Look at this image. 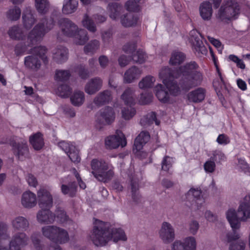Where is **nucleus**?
Here are the masks:
<instances>
[{
	"instance_id": "f257e3e1",
	"label": "nucleus",
	"mask_w": 250,
	"mask_h": 250,
	"mask_svg": "<svg viewBox=\"0 0 250 250\" xmlns=\"http://www.w3.org/2000/svg\"><path fill=\"white\" fill-rule=\"evenodd\" d=\"M93 224L90 239L96 246H104L111 240L114 242L127 240V237L122 229L111 228L108 222L95 219Z\"/></svg>"
},
{
	"instance_id": "f03ea898",
	"label": "nucleus",
	"mask_w": 250,
	"mask_h": 250,
	"mask_svg": "<svg viewBox=\"0 0 250 250\" xmlns=\"http://www.w3.org/2000/svg\"><path fill=\"white\" fill-rule=\"evenodd\" d=\"M178 73L182 76L181 88L188 91L202 83L204 76L199 65L194 61L187 62L179 67Z\"/></svg>"
},
{
	"instance_id": "7ed1b4c3",
	"label": "nucleus",
	"mask_w": 250,
	"mask_h": 250,
	"mask_svg": "<svg viewBox=\"0 0 250 250\" xmlns=\"http://www.w3.org/2000/svg\"><path fill=\"white\" fill-rule=\"evenodd\" d=\"M91 173L99 181L106 183L113 178V167L109 163L103 159H93L90 163Z\"/></svg>"
},
{
	"instance_id": "20e7f679",
	"label": "nucleus",
	"mask_w": 250,
	"mask_h": 250,
	"mask_svg": "<svg viewBox=\"0 0 250 250\" xmlns=\"http://www.w3.org/2000/svg\"><path fill=\"white\" fill-rule=\"evenodd\" d=\"M54 25L52 19H42L30 31L28 36V45L34 44L40 42L44 35L50 30Z\"/></svg>"
},
{
	"instance_id": "39448f33",
	"label": "nucleus",
	"mask_w": 250,
	"mask_h": 250,
	"mask_svg": "<svg viewBox=\"0 0 250 250\" xmlns=\"http://www.w3.org/2000/svg\"><path fill=\"white\" fill-rule=\"evenodd\" d=\"M240 12V5L236 0H229L221 6L216 17L222 21H227L236 19Z\"/></svg>"
},
{
	"instance_id": "423d86ee",
	"label": "nucleus",
	"mask_w": 250,
	"mask_h": 250,
	"mask_svg": "<svg viewBox=\"0 0 250 250\" xmlns=\"http://www.w3.org/2000/svg\"><path fill=\"white\" fill-rule=\"evenodd\" d=\"M14 155L20 161H23L29 157V148L26 139L14 137L10 140Z\"/></svg>"
},
{
	"instance_id": "0eeeda50",
	"label": "nucleus",
	"mask_w": 250,
	"mask_h": 250,
	"mask_svg": "<svg viewBox=\"0 0 250 250\" xmlns=\"http://www.w3.org/2000/svg\"><path fill=\"white\" fill-rule=\"evenodd\" d=\"M115 119V113L112 107L107 106L101 109L96 114V127L98 129L113 123Z\"/></svg>"
},
{
	"instance_id": "6e6552de",
	"label": "nucleus",
	"mask_w": 250,
	"mask_h": 250,
	"mask_svg": "<svg viewBox=\"0 0 250 250\" xmlns=\"http://www.w3.org/2000/svg\"><path fill=\"white\" fill-rule=\"evenodd\" d=\"M160 239L165 244L173 242L176 237L174 228L169 222H163L158 231Z\"/></svg>"
},
{
	"instance_id": "1a4fd4ad",
	"label": "nucleus",
	"mask_w": 250,
	"mask_h": 250,
	"mask_svg": "<svg viewBox=\"0 0 250 250\" xmlns=\"http://www.w3.org/2000/svg\"><path fill=\"white\" fill-rule=\"evenodd\" d=\"M197 242L193 236L185 237L183 241L175 240L171 245V250H196Z\"/></svg>"
},
{
	"instance_id": "9d476101",
	"label": "nucleus",
	"mask_w": 250,
	"mask_h": 250,
	"mask_svg": "<svg viewBox=\"0 0 250 250\" xmlns=\"http://www.w3.org/2000/svg\"><path fill=\"white\" fill-rule=\"evenodd\" d=\"M201 191L198 188H191L187 194V198L190 200L189 207L193 210L200 209L205 202L204 199L201 195Z\"/></svg>"
},
{
	"instance_id": "9b49d317",
	"label": "nucleus",
	"mask_w": 250,
	"mask_h": 250,
	"mask_svg": "<svg viewBox=\"0 0 250 250\" xmlns=\"http://www.w3.org/2000/svg\"><path fill=\"white\" fill-rule=\"evenodd\" d=\"M37 199L41 209H50L53 207L52 195L46 189L41 188L37 191Z\"/></svg>"
},
{
	"instance_id": "f8f14e48",
	"label": "nucleus",
	"mask_w": 250,
	"mask_h": 250,
	"mask_svg": "<svg viewBox=\"0 0 250 250\" xmlns=\"http://www.w3.org/2000/svg\"><path fill=\"white\" fill-rule=\"evenodd\" d=\"M202 36L197 30L193 29L189 33V40L191 42L193 49L198 54L206 55L208 50L202 41Z\"/></svg>"
},
{
	"instance_id": "ddd939ff",
	"label": "nucleus",
	"mask_w": 250,
	"mask_h": 250,
	"mask_svg": "<svg viewBox=\"0 0 250 250\" xmlns=\"http://www.w3.org/2000/svg\"><path fill=\"white\" fill-rule=\"evenodd\" d=\"M29 238L23 232H19L13 235L9 242L11 250H21V248L28 244Z\"/></svg>"
},
{
	"instance_id": "4468645a",
	"label": "nucleus",
	"mask_w": 250,
	"mask_h": 250,
	"mask_svg": "<svg viewBox=\"0 0 250 250\" xmlns=\"http://www.w3.org/2000/svg\"><path fill=\"white\" fill-rule=\"evenodd\" d=\"M240 220L246 222L250 219V194L246 195L237 209Z\"/></svg>"
},
{
	"instance_id": "2eb2a0df",
	"label": "nucleus",
	"mask_w": 250,
	"mask_h": 250,
	"mask_svg": "<svg viewBox=\"0 0 250 250\" xmlns=\"http://www.w3.org/2000/svg\"><path fill=\"white\" fill-rule=\"evenodd\" d=\"M126 144L124 136L119 134L114 135L107 137L105 140V145L106 148L111 149H115L120 146L124 147Z\"/></svg>"
},
{
	"instance_id": "dca6fc26",
	"label": "nucleus",
	"mask_w": 250,
	"mask_h": 250,
	"mask_svg": "<svg viewBox=\"0 0 250 250\" xmlns=\"http://www.w3.org/2000/svg\"><path fill=\"white\" fill-rule=\"evenodd\" d=\"M37 220L40 224H51L55 221V215L50 209H41L37 214Z\"/></svg>"
},
{
	"instance_id": "f3484780",
	"label": "nucleus",
	"mask_w": 250,
	"mask_h": 250,
	"mask_svg": "<svg viewBox=\"0 0 250 250\" xmlns=\"http://www.w3.org/2000/svg\"><path fill=\"white\" fill-rule=\"evenodd\" d=\"M142 74V70L136 66H133L125 72L123 77L124 82L130 83L139 79Z\"/></svg>"
},
{
	"instance_id": "a211bd4d",
	"label": "nucleus",
	"mask_w": 250,
	"mask_h": 250,
	"mask_svg": "<svg viewBox=\"0 0 250 250\" xmlns=\"http://www.w3.org/2000/svg\"><path fill=\"white\" fill-rule=\"evenodd\" d=\"M37 195L30 191L24 192L21 197V204L26 208H31L37 205Z\"/></svg>"
},
{
	"instance_id": "6ab92c4d",
	"label": "nucleus",
	"mask_w": 250,
	"mask_h": 250,
	"mask_svg": "<svg viewBox=\"0 0 250 250\" xmlns=\"http://www.w3.org/2000/svg\"><path fill=\"white\" fill-rule=\"evenodd\" d=\"M103 85V80L101 78L96 77L91 79L86 84L84 90L89 95H93L101 89Z\"/></svg>"
},
{
	"instance_id": "aec40b11",
	"label": "nucleus",
	"mask_w": 250,
	"mask_h": 250,
	"mask_svg": "<svg viewBox=\"0 0 250 250\" xmlns=\"http://www.w3.org/2000/svg\"><path fill=\"white\" fill-rule=\"evenodd\" d=\"M62 34L68 37H72L74 34L78 30V26L67 19H63L60 25Z\"/></svg>"
},
{
	"instance_id": "412c9836",
	"label": "nucleus",
	"mask_w": 250,
	"mask_h": 250,
	"mask_svg": "<svg viewBox=\"0 0 250 250\" xmlns=\"http://www.w3.org/2000/svg\"><path fill=\"white\" fill-rule=\"evenodd\" d=\"M120 22L125 27H133L137 25L139 17L132 13H127L120 17Z\"/></svg>"
},
{
	"instance_id": "4be33fe9",
	"label": "nucleus",
	"mask_w": 250,
	"mask_h": 250,
	"mask_svg": "<svg viewBox=\"0 0 250 250\" xmlns=\"http://www.w3.org/2000/svg\"><path fill=\"white\" fill-rule=\"evenodd\" d=\"M68 59V50L62 46H59L53 51V59L58 63H62Z\"/></svg>"
},
{
	"instance_id": "5701e85b",
	"label": "nucleus",
	"mask_w": 250,
	"mask_h": 250,
	"mask_svg": "<svg viewBox=\"0 0 250 250\" xmlns=\"http://www.w3.org/2000/svg\"><path fill=\"white\" fill-rule=\"evenodd\" d=\"M11 226L14 230L26 231L29 227V222L25 217L18 216L12 220Z\"/></svg>"
},
{
	"instance_id": "b1692460",
	"label": "nucleus",
	"mask_w": 250,
	"mask_h": 250,
	"mask_svg": "<svg viewBox=\"0 0 250 250\" xmlns=\"http://www.w3.org/2000/svg\"><path fill=\"white\" fill-rule=\"evenodd\" d=\"M22 22L24 27L27 29H30L36 20L33 13L31 7H26L23 11L22 16Z\"/></svg>"
},
{
	"instance_id": "393cba45",
	"label": "nucleus",
	"mask_w": 250,
	"mask_h": 250,
	"mask_svg": "<svg viewBox=\"0 0 250 250\" xmlns=\"http://www.w3.org/2000/svg\"><path fill=\"white\" fill-rule=\"evenodd\" d=\"M226 217L232 229H239L241 226L240 216L235 209L230 208L226 213Z\"/></svg>"
},
{
	"instance_id": "a878e982",
	"label": "nucleus",
	"mask_w": 250,
	"mask_h": 250,
	"mask_svg": "<svg viewBox=\"0 0 250 250\" xmlns=\"http://www.w3.org/2000/svg\"><path fill=\"white\" fill-rule=\"evenodd\" d=\"M199 13L204 21H210L213 13L211 4L208 1H204L202 3L199 7Z\"/></svg>"
},
{
	"instance_id": "bb28decb",
	"label": "nucleus",
	"mask_w": 250,
	"mask_h": 250,
	"mask_svg": "<svg viewBox=\"0 0 250 250\" xmlns=\"http://www.w3.org/2000/svg\"><path fill=\"white\" fill-rule=\"evenodd\" d=\"M112 100L111 92L105 90L100 92L94 98L93 102L98 106H101L110 102Z\"/></svg>"
},
{
	"instance_id": "cd10ccee",
	"label": "nucleus",
	"mask_w": 250,
	"mask_h": 250,
	"mask_svg": "<svg viewBox=\"0 0 250 250\" xmlns=\"http://www.w3.org/2000/svg\"><path fill=\"white\" fill-rule=\"evenodd\" d=\"M154 91L156 96L161 102L167 103L169 101L170 94L166 90L165 87L162 84H157L154 87Z\"/></svg>"
},
{
	"instance_id": "c85d7f7f",
	"label": "nucleus",
	"mask_w": 250,
	"mask_h": 250,
	"mask_svg": "<svg viewBox=\"0 0 250 250\" xmlns=\"http://www.w3.org/2000/svg\"><path fill=\"white\" fill-rule=\"evenodd\" d=\"M206 95V90L202 87H199L190 92L188 97L190 101L193 103H199L203 101Z\"/></svg>"
},
{
	"instance_id": "c756f323",
	"label": "nucleus",
	"mask_w": 250,
	"mask_h": 250,
	"mask_svg": "<svg viewBox=\"0 0 250 250\" xmlns=\"http://www.w3.org/2000/svg\"><path fill=\"white\" fill-rule=\"evenodd\" d=\"M69 240V237L67 231L57 226L53 242L62 244L67 243Z\"/></svg>"
},
{
	"instance_id": "7c9ffc66",
	"label": "nucleus",
	"mask_w": 250,
	"mask_h": 250,
	"mask_svg": "<svg viewBox=\"0 0 250 250\" xmlns=\"http://www.w3.org/2000/svg\"><path fill=\"white\" fill-rule=\"evenodd\" d=\"M121 99L126 105H131L134 104L136 97L134 89L131 87H127L121 95Z\"/></svg>"
},
{
	"instance_id": "2f4dec72",
	"label": "nucleus",
	"mask_w": 250,
	"mask_h": 250,
	"mask_svg": "<svg viewBox=\"0 0 250 250\" xmlns=\"http://www.w3.org/2000/svg\"><path fill=\"white\" fill-rule=\"evenodd\" d=\"M74 42L78 45H83L89 40V37L87 31L83 29L78 28V30L72 36Z\"/></svg>"
},
{
	"instance_id": "473e14b6",
	"label": "nucleus",
	"mask_w": 250,
	"mask_h": 250,
	"mask_svg": "<svg viewBox=\"0 0 250 250\" xmlns=\"http://www.w3.org/2000/svg\"><path fill=\"white\" fill-rule=\"evenodd\" d=\"M131 196L132 200L135 204L140 203L142 201V196L139 192V186L138 180H132L130 184Z\"/></svg>"
},
{
	"instance_id": "72a5a7b5",
	"label": "nucleus",
	"mask_w": 250,
	"mask_h": 250,
	"mask_svg": "<svg viewBox=\"0 0 250 250\" xmlns=\"http://www.w3.org/2000/svg\"><path fill=\"white\" fill-rule=\"evenodd\" d=\"M24 64L26 68L33 71L38 70L41 65L40 61L34 55L25 57Z\"/></svg>"
},
{
	"instance_id": "f704fd0d",
	"label": "nucleus",
	"mask_w": 250,
	"mask_h": 250,
	"mask_svg": "<svg viewBox=\"0 0 250 250\" xmlns=\"http://www.w3.org/2000/svg\"><path fill=\"white\" fill-rule=\"evenodd\" d=\"M122 9L121 6L117 3H110L107 7V11L109 17L115 21L119 19Z\"/></svg>"
},
{
	"instance_id": "c9c22d12",
	"label": "nucleus",
	"mask_w": 250,
	"mask_h": 250,
	"mask_svg": "<svg viewBox=\"0 0 250 250\" xmlns=\"http://www.w3.org/2000/svg\"><path fill=\"white\" fill-rule=\"evenodd\" d=\"M150 135L147 131H142L136 137L135 142L134 146L135 148L139 151L150 139Z\"/></svg>"
},
{
	"instance_id": "e433bc0d",
	"label": "nucleus",
	"mask_w": 250,
	"mask_h": 250,
	"mask_svg": "<svg viewBox=\"0 0 250 250\" xmlns=\"http://www.w3.org/2000/svg\"><path fill=\"white\" fill-rule=\"evenodd\" d=\"M54 214L55 215V219L57 218V222L60 224L65 225L72 222L66 212L61 208H57Z\"/></svg>"
},
{
	"instance_id": "4c0bfd02",
	"label": "nucleus",
	"mask_w": 250,
	"mask_h": 250,
	"mask_svg": "<svg viewBox=\"0 0 250 250\" xmlns=\"http://www.w3.org/2000/svg\"><path fill=\"white\" fill-rule=\"evenodd\" d=\"M8 34L11 39L15 40H22L25 37V34L22 28L18 25L10 27Z\"/></svg>"
},
{
	"instance_id": "58836bf2",
	"label": "nucleus",
	"mask_w": 250,
	"mask_h": 250,
	"mask_svg": "<svg viewBox=\"0 0 250 250\" xmlns=\"http://www.w3.org/2000/svg\"><path fill=\"white\" fill-rule=\"evenodd\" d=\"M29 142L35 150H39L44 146V141L42 134L36 133L31 135L29 138Z\"/></svg>"
},
{
	"instance_id": "ea45409f",
	"label": "nucleus",
	"mask_w": 250,
	"mask_h": 250,
	"mask_svg": "<svg viewBox=\"0 0 250 250\" xmlns=\"http://www.w3.org/2000/svg\"><path fill=\"white\" fill-rule=\"evenodd\" d=\"M164 84L168 91L169 94L173 96H176L180 93V88L176 81L173 79L168 81L164 80Z\"/></svg>"
},
{
	"instance_id": "a19ab883",
	"label": "nucleus",
	"mask_w": 250,
	"mask_h": 250,
	"mask_svg": "<svg viewBox=\"0 0 250 250\" xmlns=\"http://www.w3.org/2000/svg\"><path fill=\"white\" fill-rule=\"evenodd\" d=\"M35 7L40 14L45 15L49 12L50 4L48 0H35Z\"/></svg>"
},
{
	"instance_id": "79ce46f5",
	"label": "nucleus",
	"mask_w": 250,
	"mask_h": 250,
	"mask_svg": "<svg viewBox=\"0 0 250 250\" xmlns=\"http://www.w3.org/2000/svg\"><path fill=\"white\" fill-rule=\"evenodd\" d=\"M78 5L77 0H64L62 11L65 14L73 13L77 10Z\"/></svg>"
},
{
	"instance_id": "37998d69",
	"label": "nucleus",
	"mask_w": 250,
	"mask_h": 250,
	"mask_svg": "<svg viewBox=\"0 0 250 250\" xmlns=\"http://www.w3.org/2000/svg\"><path fill=\"white\" fill-rule=\"evenodd\" d=\"M57 227L56 225H47L42 227L41 229L42 235L53 242Z\"/></svg>"
},
{
	"instance_id": "c03bdc74",
	"label": "nucleus",
	"mask_w": 250,
	"mask_h": 250,
	"mask_svg": "<svg viewBox=\"0 0 250 250\" xmlns=\"http://www.w3.org/2000/svg\"><path fill=\"white\" fill-rule=\"evenodd\" d=\"M72 104L75 106H80L85 101L84 94L83 91H76L70 97Z\"/></svg>"
},
{
	"instance_id": "a18cd8bd",
	"label": "nucleus",
	"mask_w": 250,
	"mask_h": 250,
	"mask_svg": "<svg viewBox=\"0 0 250 250\" xmlns=\"http://www.w3.org/2000/svg\"><path fill=\"white\" fill-rule=\"evenodd\" d=\"M61 191L63 194L73 197L76 194L77 185L74 182L69 183L68 185L62 184L61 186Z\"/></svg>"
},
{
	"instance_id": "49530a36",
	"label": "nucleus",
	"mask_w": 250,
	"mask_h": 250,
	"mask_svg": "<svg viewBox=\"0 0 250 250\" xmlns=\"http://www.w3.org/2000/svg\"><path fill=\"white\" fill-rule=\"evenodd\" d=\"M100 46V42L97 40H93L84 46V52L87 55H93L98 50Z\"/></svg>"
},
{
	"instance_id": "de8ad7c7",
	"label": "nucleus",
	"mask_w": 250,
	"mask_h": 250,
	"mask_svg": "<svg viewBox=\"0 0 250 250\" xmlns=\"http://www.w3.org/2000/svg\"><path fill=\"white\" fill-rule=\"evenodd\" d=\"M154 122L157 125L160 124V122L156 119L155 113L151 112L141 118L140 124L146 127L153 124Z\"/></svg>"
},
{
	"instance_id": "09e8293b",
	"label": "nucleus",
	"mask_w": 250,
	"mask_h": 250,
	"mask_svg": "<svg viewBox=\"0 0 250 250\" xmlns=\"http://www.w3.org/2000/svg\"><path fill=\"white\" fill-rule=\"evenodd\" d=\"M21 15V10L20 7L14 6L10 7L6 12V16L7 19L11 21L18 20Z\"/></svg>"
},
{
	"instance_id": "8fccbe9b",
	"label": "nucleus",
	"mask_w": 250,
	"mask_h": 250,
	"mask_svg": "<svg viewBox=\"0 0 250 250\" xmlns=\"http://www.w3.org/2000/svg\"><path fill=\"white\" fill-rule=\"evenodd\" d=\"M185 59V56L183 53L179 51H174L171 54L169 63L172 65H179L184 61Z\"/></svg>"
},
{
	"instance_id": "3c124183",
	"label": "nucleus",
	"mask_w": 250,
	"mask_h": 250,
	"mask_svg": "<svg viewBox=\"0 0 250 250\" xmlns=\"http://www.w3.org/2000/svg\"><path fill=\"white\" fill-rule=\"evenodd\" d=\"M155 81V78L150 75L143 78L139 83L138 86L141 89L151 87Z\"/></svg>"
},
{
	"instance_id": "603ef678",
	"label": "nucleus",
	"mask_w": 250,
	"mask_h": 250,
	"mask_svg": "<svg viewBox=\"0 0 250 250\" xmlns=\"http://www.w3.org/2000/svg\"><path fill=\"white\" fill-rule=\"evenodd\" d=\"M46 52V49L44 46L35 47L31 50V53H32L35 56L39 57L44 63H47L48 62L47 58L45 55Z\"/></svg>"
},
{
	"instance_id": "864d4df0",
	"label": "nucleus",
	"mask_w": 250,
	"mask_h": 250,
	"mask_svg": "<svg viewBox=\"0 0 250 250\" xmlns=\"http://www.w3.org/2000/svg\"><path fill=\"white\" fill-rule=\"evenodd\" d=\"M210 158L214 161L215 163L216 162L218 164H221L227 160L225 154L222 150L219 149L213 150L211 152Z\"/></svg>"
},
{
	"instance_id": "5fc2aeb1",
	"label": "nucleus",
	"mask_w": 250,
	"mask_h": 250,
	"mask_svg": "<svg viewBox=\"0 0 250 250\" xmlns=\"http://www.w3.org/2000/svg\"><path fill=\"white\" fill-rule=\"evenodd\" d=\"M159 76L163 83L164 80L168 81L174 78L171 70L168 67H163L160 71Z\"/></svg>"
},
{
	"instance_id": "6e6d98bb",
	"label": "nucleus",
	"mask_w": 250,
	"mask_h": 250,
	"mask_svg": "<svg viewBox=\"0 0 250 250\" xmlns=\"http://www.w3.org/2000/svg\"><path fill=\"white\" fill-rule=\"evenodd\" d=\"M82 22L83 26L90 32L94 33L96 31L97 28L94 21L87 14L84 15Z\"/></svg>"
},
{
	"instance_id": "4d7b16f0",
	"label": "nucleus",
	"mask_w": 250,
	"mask_h": 250,
	"mask_svg": "<svg viewBox=\"0 0 250 250\" xmlns=\"http://www.w3.org/2000/svg\"><path fill=\"white\" fill-rule=\"evenodd\" d=\"M70 76V72L65 70H57L55 72V79L58 82L67 81Z\"/></svg>"
},
{
	"instance_id": "13d9d810",
	"label": "nucleus",
	"mask_w": 250,
	"mask_h": 250,
	"mask_svg": "<svg viewBox=\"0 0 250 250\" xmlns=\"http://www.w3.org/2000/svg\"><path fill=\"white\" fill-rule=\"evenodd\" d=\"M71 89L66 84H61L58 86L56 93L62 98L68 97L71 93Z\"/></svg>"
},
{
	"instance_id": "bf43d9fd",
	"label": "nucleus",
	"mask_w": 250,
	"mask_h": 250,
	"mask_svg": "<svg viewBox=\"0 0 250 250\" xmlns=\"http://www.w3.org/2000/svg\"><path fill=\"white\" fill-rule=\"evenodd\" d=\"M136 112L135 109L131 105L129 107H124L122 109V117L126 120H129L135 115Z\"/></svg>"
},
{
	"instance_id": "052dcab7",
	"label": "nucleus",
	"mask_w": 250,
	"mask_h": 250,
	"mask_svg": "<svg viewBox=\"0 0 250 250\" xmlns=\"http://www.w3.org/2000/svg\"><path fill=\"white\" fill-rule=\"evenodd\" d=\"M8 229L7 224L0 221V241L9 238L10 234L8 232Z\"/></svg>"
},
{
	"instance_id": "680f3d73",
	"label": "nucleus",
	"mask_w": 250,
	"mask_h": 250,
	"mask_svg": "<svg viewBox=\"0 0 250 250\" xmlns=\"http://www.w3.org/2000/svg\"><path fill=\"white\" fill-rule=\"evenodd\" d=\"M139 1L135 0H129L125 5L126 9L128 11L138 12L140 10V6L138 4Z\"/></svg>"
},
{
	"instance_id": "e2e57ef3",
	"label": "nucleus",
	"mask_w": 250,
	"mask_h": 250,
	"mask_svg": "<svg viewBox=\"0 0 250 250\" xmlns=\"http://www.w3.org/2000/svg\"><path fill=\"white\" fill-rule=\"evenodd\" d=\"M246 243L244 241L239 240L236 242H231L229 244V250H244Z\"/></svg>"
},
{
	"instance_id": "0e129e2a",
	"label": "nucleus",
	"mask_w": 250,
	"mask_h": 250,
	"mask_svg": "<svg viewBox=\"0 0 250 250\" xmlns=\"http://www.w3.org/2000/svg\"><path fill=\"white\" fill-rule=\"evenodd\" d=\"M204 169L207 173H213L216 169L215 163L210 158L204 163Z\"/></svg>"
},
{
	"instance_id": "69168bd1",
	"label": "nucleus",
	"mask_w": 250,
	"mask_h": 250,
	"mask_svg": "<svg viewBox=\"0 0 250 250\" xmlns=\"http://www.w3.org/2000/svg\"><path fill=\"white\" fill-rule=\"evenodd\" d=\"M173 159L168 156H165L161 162L162 169L164 171H168L172 167Z\"/></svg>"
},
{
	"instance_id": "338daca9",
	"label": "nucleus",
	"mask_w": 250,
	"mask_h": 250,
	"mask_svg": "<svg viewBox=\"0 0 250 250\" xmlns=\"http://www.w3.org/2000/svg\"><path fill=\"white\" fill-rule=\"evenodd\" d=\"M31 239L35 250H44L43 246L41 244V240L38 238L37 234H32L31 236Z\"/></svg>"
},
{
	"instance_id": "774afa93",
	"label": "nucleus",
	"mask_w": 250,
	"mask_h": 250,
	"mask_svg": "<svg viewBox=\"0 0 250 250\" xmlns=\"http://www.w3.org/2000/svg\"><path fill=\"white\" fill-rule=\"evenodd\" d=\"M146 59V54L142 50L138 51L136 53L133 55L132 60L137 63H142Z\"/></svg>"
}]
</instances>
